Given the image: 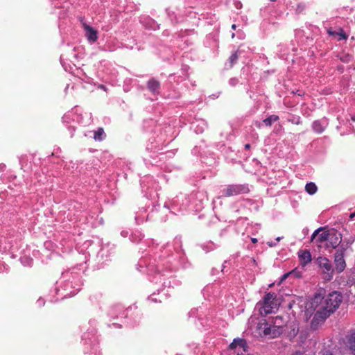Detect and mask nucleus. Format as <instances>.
<instances>
[{
  "instance_id": "20",
  "label": "nucleus",
  "mask_w": 355,
  "mask_h": 355,
  "mask_svg": "<svg viewBox=\"0 0 355 355\" xmlns=\"http://www.w3.org/2000/svg\"><path fill=\"white\" fill-rule=\"evenodd\" d=\"M337 35L338 36V40L339 41L346 40L347 38V35L342 29L340 30V31L338 32V35Z\"/></svg>"
},
{
  "instance_id": "29",
  "label": "nucleus",
  "mask_w": 355,
  "mask_h": 355,
  "mask_svg": "<svg viewBox=\"0 0 355 355\" xmlns=\"http://www.w3.org/2000/svg\"><path fill=\"white\" fill-rule=\"evenodd\" d=\"M350 216V218H354V217H355V211H354V213H352V214H350V216Z\"/></svg>"
},
{
  "instance_id": "14",
  "label": "nucleus",
  "mask_w": 355,
  "mask_h": 355,
  "mask_svg": "<svg viewBox=\"0 0 355 355\" xmlns=\"http://www.w3.org/2000/svg\"><path fill=\"white\" fill-rule=\"evenodd\" d=\"M148 89L153 94L158 93L160 88V83L154 78L150 79L147 84Z\"/></svg>"
},
{
  "instance_id": "32",
  "label": "nucleus",
  "mask_w": 355,
  "mask_h": 355,
  "mask_svg": "<svg viewBox=\"0 0 355 355\" xmlns=\"http://www.w3.org/2000/svg\"><path fill=\"white\" fill-rule=\"evenodd\" d=\"M234 36H235V34H234V33H232V38H234Z\"/></svg>"
},
{
  "instance_id": "2",
  "label": "nucleus",
  "mask_w": 355,
  "mask_h": 355,
  "mask_svg": "<svg viewBox=\"0 0 355 355\" xmlns=\"http://www.w3.org/2000/svg\"><path fill=\"white\" fill-rule=\"evenodd\" d=\"M309 309L313 310V316L311 320L310 327L313 330L318 329L325 320L331 315L329 312H327L321 307H319L317 304H315L313 302H311Z\"/></svg>"
},
{
  "instance_id": "18",
  "label": "nucleus",
  "mask_w": 355,
  "mask_h": 355,
  "mask_svg": "<svg viewBox=\"0 0 355 355\" xmlns=\"http://www.w3.org/2000/svg\"><path fill=\"white\" fill-rule=\"evenodd\" d=\"M305 190L310 195H313L316 193L317 187L313 182H309L306 184Z\"/></svg>"
},
{
  "instance_id": "17",
  "label": "nucleus",
  "mask_w": 355,
  "mask_h": 355,
  "mask_svg": "<svg viewBox=\"0 0 355 355\" xmlns=\"http://www.w3.org/2000/svg\"><path fill=\"white\" fill-rule=\"evenodd\" d=\"M279 119L277 115L272 114L265 119L263 122L266 126H271L272 123L277 121Z\"/></svg>"
},
{
  "instance_id": "35",
  "label": "nucleus",
  "mask_w": 355,
  "mask_h": 355,
  "mask_svg": "<svg viewBox=\"0 0 355 355\" xmlns=\"http://www.w3.org/2000/svg\"><path fill=\"white\" fill-rule=\"evenodd\" d=\"M272 1H274L275 0H271Z\"/></svg>"
},
{
  "instance_id": "16",
  "label": "nucleus",
  "mask_w": 355,
  "mask_h": 355,
  "mask_svg": "<svg viewBox=\"0 0 355 355\" xmlns=\"http://www.w3.org/2000/svg\"><path fill=\"white\" fill-rule=\"evenodd\" d=\"M105 133L102 128H98L97 130L94 132V139L96 141H102L105 138Z\"/></svg>"
},
{
  "instance_id": "34",
  "label": "nucleus",
  "mask_w": 355,
  "mask_h": 355,
  "mask_svg": "<svg viewBox=\"0 0 355 355\" xmlns=\"http://www.w3.org/2000/svg\"><path fill=\"white\" fill-rule=\"evenodd\" d=\"M272 1H274L275 0H271Z\"/></svg>"
},
{
  "instance_id": "10",
  "label": "nucleus",
  "mask_w": 355,
  "mask_h": 355,
  "mask_svg": "<svg viewBox=\"0 0 355 355\" xmlns=\"http://www.w3.org/2000/svg\"><path fill=\"white\" fill-rule=\"evenodd\" d=\"M329 125V121L326 117L315 120L312 123L311 128L317 134L322 133Z\"/></svg>"
},
{
  "instance_id": "23",
  "label": "nucleus",
  "mask_w": 355,
  "mask_h": 355,
  "mask_svg": "<svg viewBox=\"0 0 355 355\" xmlns=\"http://www.w3.org/2000/svg\"><path fill=\"white\" fill-rule=\"evenodd\" d=\"M238 83L239 80L236 78H232L229 81L230 85H231L232 86H235L236 85L238 84Z\"/></svg>"
},
{
  "instance_id": "15",
  "label": "nucleus",
  "mask_w": 355,
  "mask_h": 355,
  "mask_svg": "<svg viewBox=\"0 0 355 355\" xmlns=\"http://www.w3.org/2000/svg\"><path fill=\"white\" fill-rule=\"evenodd\" d=\"M347 346L353 352L355 353V331L347 336Z\"/></svg>"
},
{
  "instance_id": "26",
  "label": "nucleus",
  "mask_w": 355,
  "mask_h": 355,
  "mask_svg": "<svg viewBox=\"0 0 355 355\" xmlns=\"http://www.w3.org/2000/svg\"><path fill=\"white\" fill-rule=\"evenodd\" d=\"M327 33L329 35L332 36H338L337 35H338V32L334 31L331 28L327 31Z\"/></svg>"
},
{
  "instance_id": "12",
  "label": "nucleus",
  "mask_w": 355,
  "mask_h": 355,
  "mask_svg": "<svg viewBox=\"0 0 355 355\" xmlns=\"http://www.w3.org/2000/svg\"><path fill=\"white\" fill-rule=\"evenodd\" d=\"M298 257L300 264L303 267L309 263L312 260L311 252L309 250H300Z\"/></svg>"
},
{
  "instance_id": "6",
  "label": "nucleus",
  "mask_w": 355,
  "mask_h": 355,
  "mask_svg": "<svg viewBox=\"0 0 355 355\" xmlns=\"http://www.w3.org/2000/svg\"><path fill=\"white\" fill-rule=\"evenodd\" d=\"M260 334L271 338H276L282 334L280 325H269L267 323L260 324L259 326Z\"/></svg>"
},
{
  "instance_id": "30",
  "label": "nucleus",
  "mask_w": 355,
  "mask_h": 355,
  "mask_svg": "<svg viewBox=\"0 0 355 355\" xmlns=\"http://www.w3.org/2000/svg\"><path fill=\"white\" fill-rule=\"evenodd\" d=\"M236 24H233V25L232 26V28L233 30H235V29H236Z\"/></svg>"
},
{
  "instance_id": "13",
  "label": "nucleus",
  "mask_w": 355,
  "mask_h": 355,
  "mask_svg": "<svg viewBox=\"0 0 355 355\" xmlns=\"http://www.w3.org/2000/svg\"><path fill=\"white\" fill-rule=\"evenodd\" d=\"M237 347H240L243 351H246L248 348L246 340L243 338H235L229 346L231 349H236Z\"/></svg>"
},
{
  "instance_id": "24",
  "label": "nucleus",
  "mask_w": 355,
  "mask_h": 355,
  "mask_svg": "<svg viewBox=\"0 0 355 355\" xmlns=\"http://www.w3.org/2000/svg\"><path fill=\"white\" fill-rule=\"evenodd\" d=\"M321 355H334L330 350L324 349L320 352Z\"/></svg>"
},
{
  "instance_id": "3",
  "label": "nucleus",
  "mask_w": 355,
  "mask_h": 355,
  "mask_svg": "<svg viewBox=\"0 0 355 355\" xmlns=\"http://www.w3.org/2000/svg\"><path fill=\"white\" fill-rule=\"evenodd\" d=\"M315 262L319 268L322 271L323 279L327 281L331 280L334 276V269L331 261L326 257H318Z\"/></svg>"
},
{
  "instance_id": "4",
  "label": "nucleus",
  "mask_w": 355,
  "mask_h": 355,
  "mask_svg": "<svg viewBox=\"0 0 355 355\" xmlns=\"http://www.w3.org/2000/svg\"><path fill=\"white\" fill-rule=\"evenodd\" d=\"M277 305L275 293H269L263 297V306L260 308V312L261 314H269L277 309Z\"/></svg>"
},
{
  "instance_id": "8",
  "label": "nucleus",
  "mask_w": 355,
  "mask_h": 355,
  "mask_svg": "<svg viewBox=\"0 0 355 355\" xmlns=\"http://www.w3.org/2000/svg\"><path fill=\"white\" fill-rule=\"evenodd\" d=\"M330 230H327L326 227H319L311 235V241L315 240L318 243H322L324 241L327 242L329 236Z\"/></svg>"
},
{
  "instance_id": "19",
  "label": "nucleus",
  "mask_w": 355,
  "mask_h": 355,
  "mask_svg": "<svg viewBox=\"0 0 355 355\" xmlns=\"http://www.w3.org/2000/svg\"><path fill=\"white\" fill-rule=\"evenodd\" d=\"M239 59V53L238 51H235L232 53L230 57L229 58L230 67H232L235 63H236Z\"/></svg>"
},
{
  "instance_id": "7",
  "label": "nucleus",
  "mask_w": 355,
  "mask_h": 355,
  "mask_svg": "<svg viewBox=\"0 0 355 355\" xmlns=\"http://www.w3.org/2000/svg\"><path fill=\"white\" fill-rule=\"evenodd\" d=\"M345 250L346 248L342 245L338 248L334 254L335 269L338 273L342 272L346 267V263L344 259Z\"/></svg>"
},
{
  "instance_id": "22",
  "label": "nucleus",
  "mask_w": 355,
  "mask_h": 355,
  "mask_svg": "<svg viewBox=\"0 0 355 355\" xmlns=\"http://www.w3.org/2000/svg\"><path fill=\"white\" fill-rule=\"evenodd\" d=\"M282 317H279V316H277L275 319V322H274V325H280V328L282 327V326L283 325L280 321L279 320H282Z\"/></svg>"
},
{
  "instance_id": "1",
  "label": "nucleus",
  "mask_w": 355,
  "mask_h": 355,
  "mask_svg": "<svg viewBox=\"0 0 355 355\" xmlns=\"http://www.w3.org/2000/svg\"><path fill=\"white\" fill-rule=\"evenodd\" d=\"M311 301L331 315L343 302V295L338 291H333L324 297L316 294Z\"/></svg>"
},
{
  "instance_id": "5",
  "label": "nucleus",
  "mask_w": 355,
  "mask_h": 355,
  "mask_svg": "<svg viewBox=\"0 0 355 355\" xmlns=\"http://www.w3.org/2000/svg\"><path fill=\"white\" fill-rule=\"evenodd\" d=\"M222 192L223 196L232 197L239 194L248 193L250 192V189L248 184H230Z\"/></svg>"
},
{
  "instance_id": "9",
  "label": "nucleus",
  "mask_w": 355,
  "mask_h": 355,
  "mask_svg": "<svg viewBox=\"0 0 355 355\" xmlns=\"http://www.w3.org/2000/svg\"><path fill=\"white\" fill-rule=\"evenodd\" d=\"M341 234L333 229L330 230L329 236L326 243V247L327 248H331L335 249L339 246L340 243H341Z\"/></svg>"
},
{
  "instance_id": "27",
  "label": "nucleus",
  "mask_w": 355,
  "mask_h": 355,
  "mask_svg": "<svg viewBox=\"0 0 355 355\" xmlns=\"http://www.w3.org/2000/svg\"><path fill=\"white\" fill-rule=\"evenodd\" d=\"M293 355H308L306 354H305L304 352H296L295 353H294Z\"/></svg>"
},
{
  "instance_id": "31",
  "label": "nucleus",
  "mask_w": 355,
  "mask_h": 355,
  "mask_svg": "<svg viewBox=\"0 0 355 355\" xmlns=\"http://www.w3.org/2000/svg\"><path fill=\"white\" fill-rule=\"evenodd\" d=\"M245 148H250V144H245Z\"/></svg>"
},
{
  "instance_id": "33",
  "label": "nucleus",
  "mask_w": 355,
  "mask_h": 355,
  "mask_svg": "<svg viewBox=\"0 0 355 355\" xmlns=\"http://www.w3.org/2000/svg\"><path fill=\"white\" fill-rule=\"evenodd\" d=\"M352 119L353 121H355V117H354V116H352Z\"/></svg>"
},
{
  "instance_id": "28",
  "label": "nucleus",
  "mask_w": 355,
  "mask_h": 355,
  "mask_svg": "<svg viewBox=\"0 0 355 355\" xmlns=\"http://www.w3.org/2000/svg\"><path fill=\"white\" fill-rule=\"evenodd\" d=\"M251 240H252V242L254 243L257 242V239H255V238H252Z\"/></svg>"
},
{
  "instance_id": "25",
  "label": "nucleus",
  "mask_w": 355,
  "mask_h": 355,
  "mask_svg": "<svg viewBox=\"0 0 355 355\" xmlns=\"http://www.w3.org/2000/svg\"><path fill=\"white\" fill-rule=\"evenodd\" d=\"M304 7H305V6L304 4H302V3L299 4L296 9L297 12H301L304 9Z\"/></svg>"
},
{
  "instance_id": "21",
  "label": "nucleus",
  "mask_w": 355,
  "mask_h": 355,
  "mask_svg": "<svg viewBox=\"0 0 355 355\" xmlns=\"http://www.w3.org/2000/svg\"><path fill=\"white\" fill-rule=\"evenodd\" d=\"M290 275H294L296 277H300V272L296 270H293L291 272H290L289 273L284 275V277L286 278Z\"/></svg>"
},
{
  "instance_id": "11",
  "label": "nucleus",
  "mask_w": 355,
  "mask_h": 355,
  "mask_svg": "<svg viewBox=\"0 0 355 355\" xmlns=\"http://www.w3.org/2000/svg\"><path fill=\"white\" fill-rule=\"evenodd\" d=\"M84 29L85 31V35L88 41L92 43L95 42L98 39L97 31L92 27L86 24H84Z\"/></svg>"
}]
</instances>
